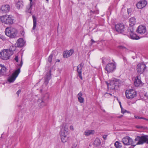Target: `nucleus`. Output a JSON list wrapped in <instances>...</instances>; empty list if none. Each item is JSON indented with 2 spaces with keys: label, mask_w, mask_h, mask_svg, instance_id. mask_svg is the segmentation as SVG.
<instances>
[{
  "label": "nucleus",
  "mask_w": 148,
  "mask_h": 148,
  "mask_svg": "<svg viewBox=\"0 0 148 148\" xmlns=\"http://www.w3.org/2000/svg\"><path fill=\"white\" fill-rule=\"evenodd\" d=\"M148 136L147 135L138 136L135 138V140L138 141V142L135 143L131 138L129 136H126L122 139V142L125 145H131L132 146L134 147L137 145H142L145 143L148 144Z\"/></svg>",
  "instance_id": "1"
},
{
  "label": "nucleus",
  "mask_w": 148,
  "mask_h": 148,
  "mask_svg": "<svg viewBox=\"0 0 148 148\" xmlns=\"http://www.w3.org/2000/svg\"><path fill=\"white\" fill-rule=\"evenodd\" d=\"M61 127V130L60 132V138L62 141L63 143H65L67 141L68 139V129L65 124H62Z\"/></svg>",
  "instance_id": "2"
},
{
  "label": "nucleus",
  "mask_w": 148,
  "mask_h": 148,
  "mask_svg": "<svg viewBox=\"0 0 148 148\" xmlns=\"http://www.w3.org/2000/svg\"><path fill=\"white\" fill-rule=\"evenodd\" d=\"M0 21L4 24L11 25L14 23V18L11 15L6 14L0 17Z\"/></svg>",
  "instance_id": "3"
},
{
  "label": "nucleus",
  "mask_w": 148,
  "mask_h": 148,
  "mask_svg": "<svg viewBox=\"0 0 148 148\" xmlns=\"http://www.w3.org/2000/svg\"><path fill=\"white\" fill-rule=\"evenodd\" d=\"M107 86L108 88L112 90H117L119 87V80L115 78L113 79L109 84H107Z\"/></svg>",
  "instance_id": "4"
},
{
  "label": "nucleus",
  "mask_w": 148,
  "mask_h": 148,
  "mask_svg": "<svg viewBox=\"0 0 148 148\" xmlns=\"http://www.w3.org/2000/svg\"><path fill=\"white\" fill-rule=\"evenodd\" d=\"M5 33L7 36L9 37L15 36L17 33V30L15 28L12 27H8L6 28Z\"/></svg>",
  "instance_id": "5"
},
{
  "label": "nucleus",
  "mask_w": 148,
  "mask_h": 148,
  "mask_svg": "<svg viewBox=\"0 0 148 148\" xmlns=\"http://www.w3.org/2000/svg\"><path fill=\"white\" fill-rule=\"evenodd\" d=\"M12 53L10 52L8 49H4L2 52L0 53V58L3 60H7L12 55Z\"/></svg>",
  "instance_id": "6"
},
{
  "label": "nucleus",
  "mask_w": 148,
  "mask_h": 148,
  "mask_svg": "<svg viewBox=\"0 0 148 148\" xmlns=\"http://www.w3.org/2000/svg\"><path fill=\"white\" fill-rule=\"evenodd\" d=\"M116 63H110L107 64L105 67V70L107 73L112 72L116 69Z\"/></svg>",
  "instance_id": "7"
},
{
  "label": "nucleus",
  "mask_w": 148,
  "mask_h": 148,
  "mask_svg": "<svg viewBox=\"0 0 148 148\" xmlns=\"http://www.w3.org/2000/svg\"><path fill=\"white\" fill-rule=\"evenodd\" d=\"M125 95L127 98L132 99L136 96V92L134 90L130 89L126 91Z\"/></svg>",
  "instance_id": "8"
},
{
  "label": "nucleus",
  "mask_w": 148,
  "mask_h": 148,
  "mask_svg": "<svg viewBox=\"0 0 148 148\" xmlns=\"http://www.w3.org/2000/svg\"><path fill=\"white\" fill-rule=\"evenodd\" d=\"M20 72V68L18 69L15 71L12 74V75L10 76L8 78V81L10 82H12L15 80L16 77Z\"/></svg>",
  "instance_id": "9"
},
{
  "label": "nucleus",
  "mask_w": 148,
  "mask_h": 148,
  "mask_svg": "<svg viewBox=\"0 0 148 148\" xmlns=\"http://www.w3.org/2000/svg\"><path fill=\"white\" fill-rule=\"evenodd\" d=\"M146 66L144 64H139L137 66V70L139 73H142L145 70Z\"/></svg>",
  "instance_id": "10"
},
{
  "label": "nucleus",
  "mask_w": 148,
  "mask_h": 148,
  "mask_svg": "<svg viewBox=\"0 0 148 148\" xmlns=\"http://www.w3.org/2000/svg\"><path fill=\"white\" fill-rule=\"evenodd\" d=\"M147 4V1L145 0H141L137 3L136 6L138 8L141 9L145 7Z\"/></svg>",
  "instance_id": "11"
},
{
  "label": "nucleus",
  "mask_w": 148,
  "mask_h": 148,
  "mask_svg": "<svg viewBox=\"0 0 148 148\" xmlns=\"http://www.w3.org/2000/svg\"><path fill=\"white\" fill-rule=\"evenodd\" d=\"M136 32L141 34H143L146 32V28L145 26L140 25L137 28Z\"/></svg>",
  "instance_id": "12"
},
{
  "label": "nucleus",
  "mask_w": 148,
  "mask_h": 148,
  "mask_svg": "<svg viewBox=\"0 0 148 148\" xmlns=\"http://www.w3.org/2000/svg\"><path fill=\"white\" fill-rule=\"evenodd\" d=\"M125 29V26L122 24H117L115 25V29L116 30L119 32H123Z\"/></svg>",
  "instance_id": "13"
},
{
  "label": "nucleus",
  "mask_w": 148,
  "mask_h": 148,
  "mask_svg": "<svg viewBox=\"0 0 148 148\" xmlns=\"http://www.w3.org/2000/svg\"><path fill=\"white\" fill-rule=\"evenodd\" d=\"M45 101V99L44 97H43L38 99L37 101V103L40 107L42 108L47 105Z\"/></svg>",
  "instance_id": "14"
},
{
  "label": "nucleus",
  "mask_w": 148,
  "mask_h": 148,
  "mask_svg": "<svg viewBox=\"0 0 148 148\" xmlns=\"http://www.w3.org/2000/svg\"><path fill=\"white\" fill-rule=\"evenodd\" d=\"M25 42L22 38H19L15 44V45L18 47H21L25 44Z\"/></svg>",
  "instance_id": "15"
},
{
  "label": "nucleus",
  "mask_w": 148,
  "mask_h": 148,
  "mask_svg": "<svg viewBox=\"0 0 148 148\" xmlns=\"http://www.w3.org/2000/svg\"><path fill=\"white\" fill-rule=\"evenodd\" d=\"M84 65V64L82 63H81L77 66V70L78 73V76L81 79H82V70Z\"/></svg>",
  "instance_id": "16"
},
{
  "label": "nucleus",
  "mask_w": 148,
  "mask_h": 148,
  "mask_svg": "<svg viewBox=\"0 0 148 148\" xmlns=\"http://www.w3.org/2000/svg\"><path fill=\"white\" fill-rule=\"evenodd\" d=\"M6 68L3 65L0 64V76L6 75Z\"/></svg>",
  "instance_id": "17"
},
{
  "label": "nucleus",
  "mask_w": 148,
  "mask_h": 148,
  "mask_svg": "<svg viewBox=\"0 0 148 148\" xmlns=\"http://www.w3.org/2000/svg\"><path fill=\"white\" fill-rule=\"evenodd\" d=\"M74 52V50L73 49H71L68 51H66L64 52L63 56L64 58H68L72 55Z\"/></svg>",
  "instance_id": "18"
},
{
  "label": "nucleus",
  "mask_w": 148,
  "mask_h": 148,
  "mask_svg": "<svg viewBox=\"0 0 148 148\" xmlns=\"http://www.w3.org/2000/svg\"><path fill=\"white\" fill-rule=\"evenodd\" d=\"M1 10L3 13H7L10 10V7L8 5H4L1 8Z\"/></svg>",
  "instance_id": "19"
},
{
  "label": "nucleus",
  "mask_w": 148,
  "mask_h": 148,
  "mask_svg": "<svg viewBox=\"0 0 148 148\" xmlns=\"http://www.w3.org/2000/svg\"><path fill=\"white\" fill-rule=\"evenodd\" d=\"M134 84L136 87L140 86L142 85V83L141 80L139 79V77H136L134 82Z\"/></svg>",
  "instance_id": "20"
},
{
  "label": "nucleus",
  "mask_w": 148,
  "mask_h": 148,
  "mask_svg": "<svg viewBox=\"0 0 148 148\" xmlns=\"http://www.w3.org/2000/svg\"><path fill=\"white\" fill-rule=\"evenodd\" d=\"M51 71H50L49 72L47 73L45 78V83L47 85L49 81L51 79Z\"/></svg>",
  "instance_id": "21"
},
{
  "label": "nucleus",
  "mask_w": 148,
  "mask_h": 148,
  "mask_svg": "<svg viewBox=\"0 0 148 148\" xmlns=\"http://www.w3.org/2000/svg\"><path fill=\"white\" fill-rule=\"evenodd\" d=\"M23 6V1L20 0H18L16 3V6L18 9H19L22 8Z\"/></svg>",
  "instance_id": "22"
},
{
  "label": "nucleus",
  "mask_w": 148,
  "mask_h": 148,
  "mask_svg": "<svg viewBox=\"0 0 148 148\" xmlns=\"http://www.w3.org/2000/svg\"><path fill=\"white\" fill-rule=\"evenodd\" d=\"M136 18L134 17L130 18L129 19V25L130 26H133L135 24Z\"/></svg>",
  "instance_id": "23"
},
{
  "label": "nucleus",
  "mask_w": 148,
  "mask_h": 148,
  "mask_svg": "<svg viewBox=\"0 0 148 148\" xmlns=\"http://www.w3.org/2000/svg\"><path fill=\"white\" fill-rule=\"evenodd\" d=\"M82 94L81 92H79L77 95V98L78 101L80 103H83L84 101V99L82 97Z\"/></svg>",
  "instance_id": "24"
},
{
  "label": "nucleus",
  "mask_w": 148,
  "mask_h": 148,
  "mask_svg": "<svg viewBox=\"0 0 148 148\" xmlns=\"http://www.w3.org/2000/svg\"><path fill=\"white\" fill-rule=\"evenodd\" d=\"M101 144V142L100 139L98 138H96L94 141V144L96 146H97L100 145Z\"/></svg>",
  "instance_id": "25"
},
{
  "label": "nucleus",
  "mask_w": 148,
  "mask_h": 148,
  "mask_svg": "<svg viewBox=\"0 0 148 148\" xmlns=\"http://www.w3.org/2000/svg\"><path fill=\"white\" fill-rule=\"evenodd\" d=\"M94 131L93 130L86 131L84 132V134L86 136H89L94 134Z\"/></svg>",
  "instance_id": "26"
},
{
  "label": "nucleus",
  "mask_w": 148,
  "mask_h": 148,
  "mask_svg": "<svg viewBox=\"0 0 148 148\" xmlns=\"http://www.w3.org/2000/svg\"><path fill=\"white\" fill-rule=\"evenodd\" d=\"M33 21V30H34L35 29L36 25V18L34 16H32Z\"/></svg>",
  "instance_id": "27"
},
{
  "label": "nucleus",
  "mask_w": 148,
  "mask_h": 148,
  "mask_svg": "<svg viewBox=\"0 0 148 148\" xmlns=\"http://www.w3.org/2000/svg\"><path fill=\"white\" fill-rule=\"evenodd\" d=\"M16 48V47H15L14 46H10L9 49H8V50H9L10 51V52L11 53H12V55L13 53V51H15Z\"/></svg>",
  "instance_id": "28"
},
{
  "label": "nucleus",
  "mask_w": 148,
  "mask_h": 148,
  "mask_svg": "<svg viewBox=\"0 0 148 148\" xmlns=\"http://www.w3.org/2000/svg\"><path fill=\"white\" fill-rule=\"evenodd\" d=\"M114 145L116 148H120L122 147L121 143L118 141L116 142Z\"/></svg>",
  "instance_id": "29"
},
{
  "label": "nucleus",
  "mask_w": 148,
  "mask_h": 148,
  "mask_svg": "<svg viewBox=\"0 0 148 148\" xmlns=\"http://www.w3.org/2000/svg\"><path fill=\"white\" fill-rule=\"evenodd\" d=\"M130 37H139L137 36L136 34H135L133 31H131L130 33Z\"/></svg>",
  "instance_id": "30"
},
{
  "label": "nucleus",
  "mask_w": 148,
  "mask_h": 148,
  "mask_svg": "<svg viewBox=\"0 0 148 148\" xmlns=\"http://www.w3.org/2000/svg\"><path fill=\"white\" fill-rule=\"evenodd\" d=\"M52 57L53 55L52 54H51L49 57V58L48 59V61L49 62L51 63L52 61Z\"/></svg>",
  "instance_id": "31"
},
{
  "label": "nucleus",
  "mask_w": 148,
  "mask_h": 148,
  "mask_svg": "<svg viewBox=\"0 0 148 148\" xmlns=\"http://www.w3.org/2000/svg\"><path fill=\"white\" fill-rule=\"evenodd\" d=\"M112 96V94L107 92H106L104 95V96L106 97H109V96Z\"/></svg>",
  "instance_id": "32"
},
{
  "label": "nucleus",
  "mask_w": 148,
  "mask_h": 148,
  "mask_svg": "<svg viewBox=\"0 0 148 148\" xmlns=\"http://www.w3.org/2000/svg\"><path fill=\"white\" fill-rule=\"evenodd\" d=\"M134 117L136 119H143L145 120V118L143 117H140L138 116H135Z\"/></svg>",
  "instance_id": "33"
},
{
  "label": "nucleus",
  "mask_w": 148,
  "mask_h": 148,
  "mask_svg": "<svg viewBox=\"0 0 148 148\" xmlns=\"http://www.w3.org/2000/svg\"><path fill=\"white\" fill-rule=\"evenodd\" d=\"M118 47L121 49H125V50H127V49L125 47L123 46H119Z\"/></svg>",
  "instance_id": "34"
},
{
  "label": "nucleus",
  "mask_w": 148,
  "mask_h": 148,
  "mask_svg": "<svg viewBox=\"0 0 148 148\" xmlns=\"http://www.w3.org/2000/svg\"><path fill=\"white\" fill-rule=\"evenodd\" d=\"M30 1V5H29V9H31L32 5V0H29Z\"/></svg>",
  "instance_id": "35"
},
{
  "label": "nucleus",
  "mask_w": 148,
  "mask_h": 148,
  "mask_svg": "<svg viewBox=\"0 0 148 148\" xmlns=\"http://www.w3.org/2000/svg\"><path fill=\"white\" fill-rule=\"evenodd\" d=\"M121 112L122 113H124L127 111V110H125V109L123 108L122 107H121Z\"/></svg>",
  "instance_id": "36"
},
{
  "label": "nucleus",
  "mask_w": 148,
  "mask_h": 148,
  "mask_svg": "<svg viewBox=\"0 0 148 148\" xmlns=\"http://www.w3.org/2000/svg\"><path fill=\"white\" fill-rule=\"evenodd\" d=\"M18 56H16L14 58V60L17 62H18Z\"/></svg>",
  "instance_id": "37"
},
{
  "label": "nucleus",
  "mask_w": 148,
  "mask_h": 148,
  "mask_svg": "<svg viewBox=\"0 0 148 148\" xmlns=\"http://www.w3.org/2000/svg\"><path fill=\"white\" fill-rule=\"evenodd\" d=\"M131 39L133 40H138L140 39V38H130Z\"/></svg>",
  "instance_id": "38"
},
{
  "label": "nucleus",
  "mask_w": 148,
  "mask_h": 148,
  "mask_svg": "<svg viewBox=\"0 0 148 148\" xmlns=\"http://www.w3.org/2000/svg\"><path fill=\"white\" fill-rule=\"evenodd\" d=\"M70 129L71 130H74V128L73 126V125H71L70 127Z\"/></svg>",
  "instance_id": "39"
},
{
  "label": "nucleus",
  "mask_w": 148,
  "mask_h": 148,
  "mask_svg": "<svg viewBox=\"0 0 148 148\" xmlns=\"http://www.w3.org/2000/svg\"><path fill=\"white\" fill-rule=\"evenodd\" d=\"M21 90H18L16 94H17L18 96L19 94L21 92Z\"/></svg>",
  "instance_id": "40"
},
{
  "label": "nucleus",
  "mask_w": 148,
  "mask_h": 148,
  "mask_svg": "<svg viewBox=\"0 0 148 148\" xmlns=\"http://www.w3.org/2000/svg\"><path fill=\"white\" fill-rule=\"evenodd\" d=\"M136 127L138 128H139V129L142 128L143 127L142 126H138V125L136 126Z\"/></svg>",
  "instance_id": "41"
},
{
  "label": "nucleus",
  "mask_w": 148,
  "mask_h": 148,
  "mask_svg": "<svg viewBox=\"0 0 148 148\" xmlns=\"http://www.w3.org/2000/svg\"><path fill=\"white\" fill-rule=\"evenodd\" d=\"M107 135H104L103 136V138H104V140H105L107 138Z\"/></svg>",
  "instance_id": "42"
},
{
  "label": "nucleus",
  "mask_w": 148,
  "mask_h": 148,
  "mask_svg": "<svg viewBox=\"0 0 148 148\" xmlns=\"http://www.w3.org/2000/svg\"><path fill=\"white\" fill-rule=\"evenodd\" d=\"M22 64H23V62H22V60H21V62L20 64L19 65V66H20V68L22 66Z\"/></svg>",
  "instance_id": "43"
},
{
  "label": "nucleus",
  "mask_w": 148,
  "mask_h": 148,
  "mask_svg": "<svg viewBox=\"0 0 148 148\" xmlns=\"http://www.w3.org/2000/svg\"><path fill=\"white\" fill-rule=\"evenodd\" d=\"M24 34H25V33H24V32L23 31H22V32H21V35H22L21 36H24Z\"/></svg>",
  "instance_id": "44"
},
{
  "label": "nucleus",
  "mask_w": 148,
  "mask_h": 148,
  "mask_svg": "<svg viewBox=\"0 0 148 148\" xmlns=\"http://www.w3.org/2000/svg\"><path fill=\"white\" fill-rule=\"evenodd\" d=\"M91 41H92V43H93L95 42V41H94L93 39H91Z\"/></svg>",
  "instance_id": "45"
},
{
  "label": "nucleus",
  "mask_w": 148,
  "mask_h": 148,
  "mask_svg": "<svg viewBox=\"0 0 148 148\" xmlns=\"http://www.w3.org/2000/svg\"><path fill=\"white\" fill-rule=\"evenodd\" d=\"M77 145H75V146H73L72 147V148H76Z\"/></svg>",
  "instance_id": "46"
},
{
  "label": "nucleus",
  "mask_w": 148,
  "mask_h": 148,
  "mask_svg": "<svg viewBox=\"0 0 148 148\" xmlns=\"http://www.w3.org/2000/svg\"><path fill=\"white\" fill-rule=\"evenodd\" d=\"M119 104H120V106L121 107H121H122V106H121V102H119Z\"/></svg>",
  "instance_id": "47"
},
{
  "label": "nucleus",
  "mask_w": 148,
  "mask_h": 148,
  "mask_svg": "<svg viewBox=\"0 0 148 148\" xmlns=\"http://www.w3.org/2000/svg\"><path fill=\"white\" fill-rule=\"evenodd\" d=\"M123 60H126V58L125 57H123Z\"/></svg>",
  "instance_id": "48"
},
{
  "label": "nucleus",
  "mask_w": 148,
  "mask_h": 148,
  "mask_svg": "<svg viewBox=\"0 0 148 148\" xmlns=\"http://www.w3.org/2000/svg\"><path fill=\"white\" fill-rule=\"evenodd\" d=\"M90 12L91 13H93V12H94V11H92V10H90Z\"/></svg>",
  "instance_id": "49"
},
{
  "label": "nucleus",
  "mask_w": 148,
  "mask_h": 148,
  "mask_svg": "<svg viewBox=\"0 0 148 148\" xmlns=\"http://www.w3.org/2000/svg\"><path fill=\"white\" fill-rule=\"evenodd\" d=\"M1 38V39H2L3 40H5V38L3 37V38Z\"/></svg>",
  "instance_id": "50"
},
{
  "label": "nucleus",
  "mask_w": 148,
  "mask_h": 148,
  "mask_svg": "<svg viewBox=\"0 0 148 148\" xmlns=\"http://www.w3.org/2000/svg\"><path fill=\"white\" fill-rule=\"evenodd\" d=\"M145 120L148 121V119H147L145 118Z\"/></svg>",
  "instance_id": "51"
},
{
  "label": "nucleus",
  "mask_w": 148,
  "mask_h": 148,
  "mask_svg": "<svg viewBox=\"0 0 148 148\" xmlns=\"http://www.w3.org/2000/svg\"><path fill=\"white\" fill-rule=\"evenodd\" d=\"M57 61L58 62H60V60H57Z\"/></svg>",
  "instance_id": "52"
},
{
  "label": "nucleus",
  "mask_w": 148,
  "mask_h": 148,
  "mask_svg": "<svg viewBox=\"0 0 148 148\" xmlns=\"http://www.w3.org/2000/svg\"><path fill=\"white\" fill-rule=\"evenodd\" d=\"M46 0L47 1V2L48 1H49V0Z\"/></svg>",
  "instance_id": "53"
}]
</instances>
